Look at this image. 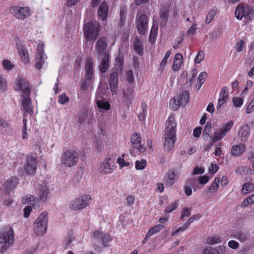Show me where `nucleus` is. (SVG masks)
<instances>
[{
    "label": "nucleus",
    "instance_id": "obj_24",
    "mask_svg": "<svg viewBox=\"0 0 254 254\" xmlns=\"http://www.w3.org/2000/svg\"><path fill=\"white\" fill-rule=\"evenodd\" d=\"M91 115H88V111L86 109H83L80 112V114H79L78 121L81 124L82 123H85L87 122L88 124H90L91 122Z\"/></svg>",
    "mask_w": 254,
    "mask_h": 254
},
{
    "label": "nucleus",
    "instance_id": "obj_35",
    "mask_svg": "<svg viewBox=\"0 0 254 254\" xmlns=\"http://www.w3.org/2000/svg\"><path fill=\"white\" fill-rule=\"evenodd\" d=\"M222 240L218 236L210 237L206 239V243L208 245H213L218 243H220Z\"/></svg>",
    "mask_w": 254,
    "mask_h": 254
},
{
    "label": "nucleus",
    "instance_id": "obj_23",
    "mask_svg": "<svg viewBox=\"0 0 254 254\" xmlns=\"http://www.w3.org/2000/svg\"><path fill=\"white\" fill-rule=\"evenodd\" d=\"M246 146L245 144H240L233 146L231 149V154L234 156H239L245 151Z\"/></svg>",
    "mask_w": 254,
    "mask_h": 254
},
{
    "label": "nucleus",
    "instance_id": "obj_25",
    "mask_svg": "<svg viewBox=\"0 0 254 254\" xmlns=\"http://www.w3.org/2000/svg\"><path fill=\"white\" fill-rule=\"evenodd\" d=\"M169 8L167 6L162 7L160 11V25H164L167 23L168 19Z\"/></svg>",
    "mask_w": 254,
    "mask_h": 254
},
{
    "label": "nucleus",
    "instance_id": "obj_59",
    "mask_svg": "<svg viewBox=\"0 0 254 254\" xmlns=\"http://www.w3.org/2000/svg\"><path fill=\"white\" fill-rule=\"evenodd\" d=\"M201 217V215L199 214H197L194 215H192L186 223L190 226V225L192 223L194 220H198Z\"/></svg>",
    "mask_w": 254,
    "mask_h": 254
},
{
    "label": "nucleus",
    "instance_id": "obj_19",
    "mask_svg": "<svg viewBox=\"0 0 254 254\" xmlns=\"http://www.w3.org/2000/svg\"><path fill=\"white\" fill-rule=\"evenodd\" d=\"M109 7L107 3L103 1L99 7L97 14L99 17L103 20L105 21L108 17Z\"/></svg>",
    "mask_w": 254,
    "mask_h": 254
},
{
    "label": "nucleus",
    "instance_id": "obj_56",
    "mask_svg": "<svg viewBox=\"0 0 254 254\" xmlns=\"http://www.w3.org/2000/svg\"><path fill=\"white\" fill-rule=\"evenodd\" d=\"M2 65L6 70H10L13 67V64L8 60H4L2 62Z\"/></svg>",
    "mask_w": 254,
    "mask_h": 254
},
{
    "label": "nucleus",
    "instance_id": "obj_18",
    "mask_svg": "<svg viewBox=\"0 0 254 254\" xmlns=\"http://www.w3.org/2000/svg\"><path fill=\"white\" fill-rule=\"evenodd\" d=\"M141 138L138 133L134 132L132 134L130 139L132 146L134 148L138 149L141 152H143L145 151V148L141 145Z\"/></svg>",
    "mask_w": 254,
    "mask_h": 254
},
{
    "label": "nucleus",
    "instance_id": "obj_49",
    "mask_svg": "<svg viewBox=\"0 0 254 254\" xmlns=\"http://www.w3.org/2000/svg\"><path fill=\"white\" fill-rule=\"evenodd\" d=\"M203 254H219L218 251L212 247L205 248L203 251Z\"/></svg>",
    "mask_w": 254,
    "mask_h": 254
},
{
    "label": "nucleus",
    "instance_id": "obj_4",
    "mask_svg": "<svg viewBox=\"0 0 254 254\" xmlns=\"http://www.w3.org/2000/svg\"><path fill=\"white\" fill-rule=\"evenodd\" d=\"M48 223V213L42 212L33 224L34 231L38 236H42L46 231Z\"/></svg>",
    "mask_w": 254,
    "mask_h": 254
},
{
    "label": "nucleus",
    "instance_id": "obj_43",
    "mask_svg": "<svg viewBox=\"0 0 254 254\" xmlns=\"http://www.w3.org/2000/svg\"><path fill=\"white\" fill-rule=\"evenodd\" d=\"M141 107L142 108V112H141L139 114L138 116V118L140 119V120L142 121L145 119V114L147 112V105H146V103H144V102H142L141 103Z\"/></svg>",
    "mask_w": 254,
    "mask_h": 254
},
{
    "label": "nucleus",
    "instance_id": "obj_14",
    "mask_svg": "<svg viewBox=\"0 0 254 254\" xmlns=\"http://www.w3.org/2000/svg\"><path fill=\"white\" fill-rule=\"evenodd\" d=\"M99 70L102 73H105L109 68L110 60V55L98 56Z\"/></svg>",
    "mask_w": 254,
    "mask_h": 254
},
{
    "label": "nucleus",
    "instance_id": "obj_10",
    "mask_svg": "<svg viewBox=\"0 0 254 254\" xmlns=\"http://www.w3.org/2000/svg\"><path fill=\"white\" fill-rule=\"evenodd\" d=\"M10 11L18 19H24L29 15V9L27 7L11 6Z\"/></svg>",
    "mask_w": 254,
    "mask_h": 254
},
{
    "label": "nucleus",
    "instance_id": "obj_34",
    "mask_svg": "<svg viewBox=\"0 0 254 254\" xmlns=\"http://www.w3.org/2000/svg\"><path fill=\"white\" fill-rule=\"evenodd\" d=\"M164 226L161 224L156 225L155 227L151 228L147 233V237H150L157 233L159 232L163 228Z\"/></svg>",
    "mask_w": 254,
    "mask_h": 254
},
{
    "label": "nucleus",
    "instance_id": "obj_44",
    "mask_svg": "<svg viewBox=\"0 0 254 254\" xmlns=\"http://www.w3.org/2000/svg\"><path fill=\"white\" fill-rule=\"evenodd\" d=\"M211 129V123L208 122L205 127V128L203 131V135L205 136L207 135L208 137H212V136L210 135V132Z\"/></svg>",
    "mask_w": 254,
    "mask_h": 254
},
{
    "label": "nucleus",
    "instance_id": "obj_37",
    "mask_svg": "<svg viewBox=\"0 0 254 254\" xmlns=\"http://www.w3.org/2000/svg\"><path fill=\"white\" fill-rule=\"evenodd\" d=\"M220 182V179L217 178L212 182L210 185L208 190L210 192H215L218 190L219 187V183Z\"/></svg>",
    "mask_w": 254,
    "mask_h": 254
},
{
    "label": "nucleus",
    "instance_id": "obj_31",
    "mask_svg": "<svg viewBox=\"0 0 254 254\" xmlns=\"http://www.w3.org/2000/svg\"><path fill=\"white\" fill-rule=\"evenodd\" d=\"M234 237L241 242H244L248 240L249 235L245 232L239 231L235 233Z\"/></svg>",
    "mask_w": 254,
    "mask_h": 254
},
{
    "label": "nucleus",
    "instance_id": "obj_27",
    "mask_svg": "<svg viewBox=\"0 0 254 254\" xmlns=\"http://www.w3.org/2000/svg\"><path fill=\"white\" fill-rule=\"evenodd\" d=\"M22 105L23 109L27 113L30 115L33 114L31 101L29 97H25L23 99Z\"/></svg>",
    "mask_w": 254,
    "mask_h": 254
},
{
    "label": "nucleus",
    "instance_id": "obj_40",
    "mask_svg": "<svg viewBox=\"0 0 254 254\" xmlns=\"http://www.w3.org/2000/svg\"><path fill=\"white\" fill-rule=\"evenodd\" d=\"M254 188V185L252 183H244L243 186L242 191H244L245 194L252 191Z\"/></svg>",
    "mask_w": 254,
    "mask_h": 254
},
{
    "label": "nucleus",
    "instance_id": "obj_64",
    "mask_svg": "<svg viewBox=\"0 0 254 254\" xmlns=\"http://www.w3.org/2000/svg\"><path fill=\"white\" fill-rule=\"evenodd\" d=\"M254 111V99L248 105L246 112L248 114H250Z\"/></svg>",
    "mask_w": 254,
    "mask_h": 254
},
{
    "label": "nucleus",
    "instance_id": "obj_50",
    "mask_svg": "<svg viewBox=\"0 0 254 254\" xmlns=\"http://www.w3.org/2000/svg\"><path fill=\"white\" fill-rule=\"evenodd\" d=\"M216 11L211 10L207 15L205 23L209 24L214 18L216 14Z\"/></svg>",
    "mask_w": 254,
    "mask_h": 254
},
{
    "label": "nucleus",
    "instance_id": "obj_54",
    "mask_svg": "<svg viewBox=\"0 0 254 254\" xmlns=\"http://www.w3.org/2000/svg\"><path fill=\"white\" fill-rule=\"evenodd\" d=\"M233 105L236 107L241 106L243 103V100L241 98L234 97L233 98Z\"/></svg>",
    "mask_w": 254,
    "mask_h": 254
},
{
    "label": "nucleus",
    "instance_id": "obj_30",
    "mask_svg": "<svg viewBox=\"0 0 254 254\" xmlns=\"http://www.w3.org/2000/svg\"><path fill=\"white\" fill-rule=\"evenodd\" d=\"M134 51L140 56L143 54V48L142 47V42L141 40L136 37L133 44Z\"/></svg>",
    "mask_w": 254,
    "mask_h": 254
},
{
    "label": "nucleus",
    "instance_id": "obj_63",
    "mask_svg": "<svg viewBox=\"0 0 254 254\" xmlns=\"http://www.w3.org/2000/svg\"><path fill=\"white\" fill-rule=\"evenodd\" d=\"M228 246L233 249H237L239 244L234 240H231L228 242Z\"/></svg>",
    "mask_w": 254,
    "mask_h": 254
},
{
    "label": "nucleus",
    "instance_id": "obj_3",
    "mask_svg": "<svg viewBox=\"0 0 254 254\" xmlns=\"http://www.w3.org/2000/svg\"><path fill=\"white\" fill-rule=\"evenodd\" d=\"M100 25L95 22L89 21L84 24L83 34L87 42L95 40L99 35Z\"/></svg>",
    "mask_w": 254,
    "mask_h": 254
},
{
    "label": "nucleus",
    "instance_id": "obj_8",
    "mask_svg": "<svg viewBox=\"0 0 254 254\" xmlns=\"http://www.w3.org/2000/svg\"><path fill=\"white\" fill-rule=\"evenodd\" d=\"M91 197L89 195L86 194L80 198H76L72 201L70 207L73 210L82 209L88 206L90 203Z\"/></svg>",
    "mask_w": 254,
    "mask_h": 254
},
{
    "label": "nucleus",
    "instance_id": "obj_2",
    "mask_svg": "<svg viewBox=\"0 0 254 254\" xmlns=\"http://www.w3.org/2000/svg\"><path fill=\"white\" fill-rule=\"evenodd\" d=\"M14 242V231L10 226H6L0 232V249L3 253L7 249L13 245Z\"/></svg>",
    "mask_w": 254,
    "mask_h": 254
},
{
    "label": "nucleus",
    "instance_id": "obj_47",
    "mask_svg": "<svg viewBox=\"0 0 254 254\" xmlns=\"http://www.w3.org/2000/svg\"><path fill=\"white\" fill-rule=\"evenodd\" d=\"M178 202L177 201H175L173 202L170 206H168L165 209L166 213H170L174 210H175L178 206Z\"/></svg>",
    "mask_w": 254,
    "mask_h": 254
},
{
    "label": "nucleus",
    "instance_id": "obj_26",
    "mask_svg": "<svg viewBox=\"0 0 254 254\" xmlns=\"http://www.w3.org/2000/svg\"><path fill=\"white\" fill-rule=\"evenodd\" d=\"M18 179L15 177H12L7 180L4 184L5 188L7 191H9L14 189L18 184Z\"/></svg>",
    "mask_w": 254,
    "mask_h": 254
},
{
    "label": "nucleus",
    "instance_id": "obj_48",
    "mask_svg": "<svg viewBox=\"0 0 254 254\" xmlns=\"http://www.w3.org/2000/svg\"><path fill=\"white\" fill-rule=\"evenodd\" d=\"M254 202V197L251 195L244 200L242 206L246 207Z\"/></svg>",
    "mask_w": 254,
    "mask_h": 254
},
{
    "label": "nucleus",
    "instance_id": "obj_32",
    "mask_svg": "<svg viewBox=\"0 0 254 254\" xmlns=\"http://www.w3.org/2000/svg\"><path fill=\"white\" fill-rule=\"evenodd\" d=\"M246 9L242 6H238L235 10V15L238 19L241 20L244 17L245 18Z\"/></svg>",
    "mask_w": 254,
    "mask_h": 254
},
{
    "label": "nucleus",
    "instance_id": "obj_13",
    "mask_svg": "<svg viewBox=\"0 0 254 254\" xmlns=\"http://www.w3.org/2000/svg\"><path fill=\"white\" fill-rule=\"evenodd\" d=\"M46 59L47 56L43 51V44L38 45L35 59L36 67L38 69H40L45 63V59Z\"/></svg>",
    "mask_w": 254,
    "mask_h": 254
},
{
    "label": "nucleus",
    "instance_id": "obj_11",
    "mask_svg": "<svg viewBox=\"0 0 254 254\" xmlns=\"http://www.w3.org/2000/svg\"><path fill=\"white\" fill-rule=\"evenodd\" d=\"M107 38L103 37L99 38L96 44L95 48L98 56H103L110 55L109 52L107 49Z\"/></svg>",
    "mask_w": 254,
    "mask_h": 254
},
{
    "label": "nucleus",
    "instance_id": "obj_7",
    "mask_svg": "<svg viewBox=\"0 0 254 254\" xmlns=\"http://www.w3.org/2000/svg\"><path fill=\"white\" fill-rule=\"evenodd\" d=\"M234 125V122L232 121H230L227 123L225 124L222 128L216 130L214 134V136L212 139L210 143V147L214 143L220 140L222 138L225 136L229 131L232 128Z\"/></svg>",
    "mask_w": 254,
    "mask_h": 254
},
{
    "label": "nucleus",
    "instance_id": "obj_62",
    "mask_svg": "<svg viewBox=\"0 0 254 254\" xmlns=\"http://www.w3.org/2000/svg\"><path fill=\"white\" fill-rule=\"evenodd\" d=\"M127 81L130 83L133 82L134 81V76L132 70H128L127 72Z\"/></svg>",
    "mask_w": 254,
    "mask_h": 254
},
{
    "label": "nucleus",
    "instance_id": "obj_16",
    "mask_svg": "<svg viewBox=\"0 0 254 254\" xmlns=\"http://www.w3.org/2000/svg\"><path fill=\"white\" fill-rule=\"evenodd\" d=\"M37 193L40 200L46 201L49 194V190L47 184L43 182L37 190Z\"/></svg>",
    "mask_w": 254,
    "mask_h": 254
},
{
    "label": "nucleus",
    "instance_id": "obj_1",
    "mask_svg": "<svg viewBox=\"0 0 254 254\" xmlns=\"http://www.w3.org/2000/svg\"><path fill=\"white\" fill-rule=\"evenodd\" d=\"M176 126L174 117L170 116L166 123L163 143L164 147L168 151L174 147L176 140Z\"/></svg>",
    "mask_w": 254,
    "mask_h": 254
},
{
    "label": "nucleus",
    "instance_id": "obj_15",
    "mask_svg": "<svg viewBox=\"0 0 254 254\" xmlns=\"http://www.w3.org/2000/svg\"><path fill=\"white\" fill-rule=\"evenodd\" d=\"M227 88L223 87L220 91L219 98L218 101L216 109L218 113L222 111L221 107L226 102L228 98V92H227Z\"/></svg>",
    "mask_w": 254,
    "mask_h": 254
},
{
    "label": "nucleus",
    "instance_id": "obj_42",
    "mask_svg": "<svg viewBox=\"0 0 254 254\" xmlns=\"http://www.w3.org/2000/svg\"><path fill=\"white\" fill-rule=\"evenodd\" d=\"M181 106H182V105H181L180 103L178 102V100H177L175 98H174L170 101V106L174 111H176L179 109Z\"/></svg>",
    "mask_w": 254,
    "mask_h": 254
},
{
    "label": "nucleus",
    "instance_id": "obj_9",
    "mask_svg": "<svg viewBox=\"0 0 254 254\" xmlns=\"http://www.w3.org/2000/svg\"><path fill=\"white\" fill-rule=\"evenodd\" d=\"M26 162L24 165V171L29 175L34 174L37 170V155H28Z\"/></svg>",
    "mask_w": 254,
    "mask_h": 254
},
{
    "label": "nucleus",
    "instance_id": "obj_46",
    "mask_svg": "<svg viewBox=\"0 0 254 254\" xmlns=\"http://www.w3.org/2000/svg\"><path fill=\"white\" fill-rule=\"evenodd\" d=\"M146 165V161L144 159H142L141 161L137 160L135 162V168L137 170H142Z\"/></svg>",
    "mask_w": 254,
    "mask_h": 254
},
{
    "label": "nucleus",
    "instance_id": "obj_21",
    "mask_svg": "<svg viewBox=\"0 0 254 254\" xmlns=\"http://www.w3.org/2000/svg\"><path fill=\"white\" fill-rule=\"evenodd\" d=\"M250 129L248 125H246L242 127L238 132L239 135L242 142H246L249 137Z\"/></svg>",
    "mask_w": 254,
    "mask_h": 254
},
{
    "label": "nucleus",
    "instance_id": "obj_29",
    "mask_svg": "<svg viewBox=\"0 0 254 254\" xmlns=\"http://www.w3.org/2000/svg\"><path fill=\"white\" fill-rule=\"evenodd\" d=\"M183 56L181 53H177L174 58V61L172 65V69L174 71L179 69L182 64Z\"/></svg>",
    "mask_w": 254,
    "mask_h": 254
},
{
    "label": "nucleus",
    "instance_id": "obj_20",
    "mask_svg": "<svg viewBox=\"0 0 254 254\" xmlns=\"http://www.w3.org/2000/svg\"><path fill=\"white\" fill-rule=\"evenodd\" d=\"M17 47L21 60L24 64H28L29 62V59L27 50L20 43L17 44Z\"/></svg>",
    "mask_w": 254,
    "mask_h": 254
},
{
    "label": "nucleus",
    "instance_id": "obj_33",
    "mask_svg": "<svg viewBox=\"0 0 254 254\" xmlns=\"http://www.w3.org/2000/svg\"><path fill=\"white\" fill-rule=\"evenodd\" d=\"M107 165L105 162L101 163L99 168V170L100 173L106 174L111 173L113 171L112 168H111Z\"/></svg>",
    "mask_w": 254,
    "mask_h": 254
},
{
    "label": "nucleus",
    "instance_id": "obj_55",
    "mask_svg": "<svg viewBox=\"0 0 254 254\" xmlns=\"http://www.w3.org/2000/svg\"><path fill=\"white\" fill-rule=\"evenodd\" d=\"M58 101L60 104L64 105L69 101V98L64 94H62L59 96Z\"/></svg>",
    "mask_w": 254,
    "mask_h": 254
},
{
    "label": "nucleus",
    "instance_id": "obj_5",
    "mask_svg": "<svg viewBox=\"0 0 254 254\" xmlns=\"http://www.w3.org/2000/svg\"><path fill=\"white\" fill-rule=\"evenodd\" d=\"M94 60L92 58L89 57L87 59L85 65V80L81 84V88L83 90H87L92 80L93 79V66Z\"/></svg>",
    "mask_w": 254,
    "mask_h": 254
},
{
    "label": "nucleus",
    "instance_id": "obj_12",
    "mask_svg": "<svg viewBox=\"0 0 254 254\" xmlns=\"http://www.w3.org/2000/svg\"><path fill=\"white\" fill-rule=\"evenodd\" d=\"M147 17L145 14H142L139 15L137 14L136 24L138 32L142 35H144L147 29Z\"/></svg>",
    "mask_w": 254,
    "mask_h": 254
},
{
    "label": "nucleus",
    "instance_id": "obj_38",
    "mask_svg": "<svg viewBox=\"0 0 254 254\" xmlns=\"http://www.w3.org/2000/svg\"><path fill=\"white\" fill-rule=\"evenodd\" d=\"M133 89L132 88H128L126 92H124V96L125 98L130 102L133 99Z\"/></svg>",
    "mask_w": 254,
    "mask_h": 254
},
{
    "label": "nucleus",
    "instance_id": "obj_17",
    "mask_svg": "<svg viewBox=\"0 0 254 254\" xmlns=\"http://www.w3.org/2000/svg\"><path fill=\"white\" fill-rule=\"evenodd\" d=\"M110 87L113 94H116L118 91V73L113 71L110 77Z\"/></svg>",
    "mask_w": 254,
    "mask_h": 254
},
{
    "label": "nucleus",
    "instance_id": "obj_51",
    "mask_svg": "<svg viewBox=\"0 0 254 254\" xmlns=\"http://www.w3.org/2000/svg\"><path fill=\"white\" fill-rule=\"evenodd\" d=\"M191 208L190 207H185L183 209L181 215V219L185 217H189L191 214Z\"/></svg>",
    "mask_w": 254,
    "mask_h": 254
},
{
    "label": "nucleus",
    "instance_id": "obj_58",
    "mask_svg": "<svg viewBox=\"0 0 254 254\" xmlns=\"http://www.w3.org/2000/svg\"><path fill=\"white\" fill-rule=\"evenodd\" d=\"M171 53V51H168L167 52L165 57H164V58L162 60V62L160 63V68H161L162 69H163V68L164 67V66H165V65L166 63H167L166 61L169 58Z\"/></svg>",
    "mask_w": 254,
    "mask_h": 254
},
{
    "label": "nucleus",
    "instance_id": "obj_45",
    "mask_svg": "<svg viewBox=\"0 0 254 254\" xmlns=\"http://www.w3.org/2000/svg\"><path fill=\"white\" fill-rule=\"evenodd\" d=\"M167 176L169 183L170 185L173 184L175 182V179L177 177V174L174 172V171L170 170L167 173Z\"/></svg>",
    "mask_w": 254,
    "mask_h": 254
},
{
    "label": "nucleus",
    "instance_id": "obj_22",
    "mask_svg": "<svg viewBox=\"0 0 254 254\" xmlns=\"http://www.w3.org/2000/svg\"><path fill=\"white\" fill-rule=\"evenodd\" d=\"M178 102L182 105H186L189 102L190 98V92L188 90L180 92L177 97Z\"/></svg>",
    "mask_w": 254,
    "mask_h": 254
},
{
    "label": "nucleus",
    "instance_id": "obj_60",
    "mask_svg": "<svg viewBox=\"0 0 254 254\" xmlns=\"http://www.w3.org/2000/svg\"><path fill=\"white\" fill-rule=\"evenodd\" d=\"M21 90L22 91L21 96L23 99L25 97H28L30 93L29 87H24V88H23Z\"/></svg>",
    "mask_w": 254,
    "mask_h": 254
},
{
    "label": "nucleus",
    "instance_id": "obj_53",
    "mask_svg": "<svg viewBox=\"0 0 254 254\" xmlns=\"http://www.w3.org/2000/svg\"><path fill=\"white\" fill-rule=\"evenodd\" d=\"M106 236L105 234H104L99 231H95L93 234L94 238L96 239L100 240L101 242H104V239L103 238Z\"/></svg>",
    "mask_w": 254,
    "mask_h": 254
},
{
    "label": "nucleus",
    "instance_id": "obj_6",
    "mask_svg": "<svg viewBox=\"0 0 254 254\" xmlns=\"http://www.w3.org/2000/svg\"><path fill=\"white\" fill-rule=\"evenodd\" d=\"M79 160V154L74 150L65 151L61 156V163L66 167L75 166Z\"/></svg>",
    "mask_w": 254,
    "mask_h": 254
},
{
    "label": "nucleus",
    "instance_id": "obj_28",
    "mask_svg": "<svg viewBox=\"0 0 254 254\" xmlns=\"http://www.w3.org/2000/svg\"><path fill=\"white\" fill-rule=\"evenodd\" d=\"M96 103L97 107L99 108H100L103 110H105L106 111L108 110L110 108V105L107 101H104L102 100V96L100 95H98L96 98Z\"/></svg>",
    "mask_w": 254,
    "mask_h": 254
},
{
    "label": "nucleus",
    "instance_id": "obj_36",
    "mask_svg": "<svg viewBox=\"0 0 254 254\" xmlns=\"http://www.w3.org/2000/svg\"><path fill=\"white\" fill-rule=\"evenodd\" d=\"M115 159L116 156L112 155L111 156L109 155L108 157L106 158L105 163L110 167L111 168H112V170H114L115 169Z\"/></svg>",
    "mask_w": 254,
    "mask_h": 254
},
{
    "label": "nucleus",
    "instance_id": "obj_39",
    "mask_svg": "<svg viewBox=\"0 0 254 254\" xmlns=\"http://www.w3.org/2000/svg\"><path fill=\"white\" fill-rule=\"evenodd\" d=\"M16 84L19 88V90H21L24 87H29V83L26 80L24 79H21L17 81Z\"/></svg>",
    "mask_w": 254,
    "mask_h": 254
},
{
    "label": "nucleus",
    "instance_id": "obj_41",
    "mask_svg": "<svg viewBox=\"0 0 254 254\" xmlns=\"http://www.w3.org/2000/svg\"><path fill=\"white\" fill-rule=\"evenodd\" d=\"M245 18L252 21L254 19V10L251 7H247L245 11Z\"/></svg>",
    "mask_w": 254,
    "mask_h": 254
},
{
    "label": "nucleus",
    "instance_id": "obj_61",
    "mask_svg": "<svg viewBox=\"0 0 254 254\" xmlns=\"http://www.w3.org/2000/svg\"><path fill=\"white\" fill-rule=\"evenodd\" d=\"M6 88V80L0 75V90H4Z\"/></svg>",
    "mask_w": 254,
    "mask_h": 254
},
{
    "label": "nucleus",
    "instance_id": "obj_52",
    "mask_svg": "<svg viewBox=\"0 0 254 254\" xmlns=\"http://www.w3.org/2000/svg\"><path fill=\"white\" fill-rule=\"evenodd\" d=\"M204 57V53L202 51H199L197 53L196 57L194 59V62L196 64L200 63L203 60Z\"/></svg>",
    "mask_w": 254,
    "mask_h": 254
},
{
    "label": "nucleus",
    "instance_id": "obj_57",
    "mask_svg": "<svg viewBox=\"0 0 254 254\" xmlns=\"http://www.w3.org/2000/svg\"><path fill=\"white\" fill-rule=\"evenodd\" d=\"M189 227V226L188 225H187V224L186 223H185V224L183 226L180 227V228L177 229L175 231L173 232L172 233V236H176L179 232L184 231Z\"/></svg>",
    "mask_w": 254,
    "mask_h": 254
}]
</instances>
